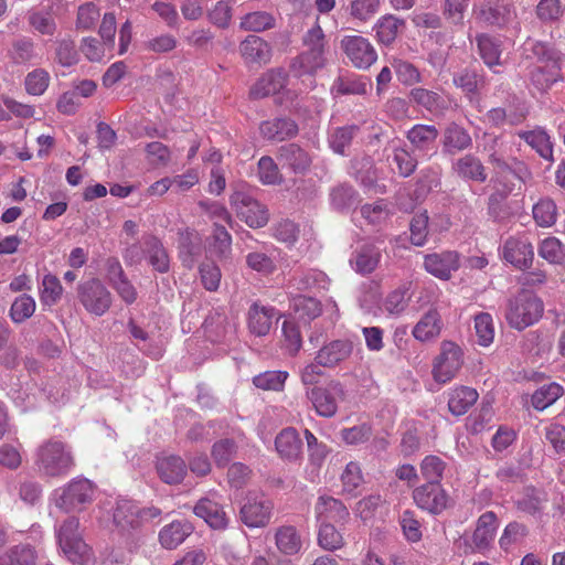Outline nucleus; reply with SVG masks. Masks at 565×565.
Instances as JSON below:
<instances>
[{"label":"nucleus","instance_id":"8fccbe9b","mask_svg":"<svg viewBox=\"0 0 565 565\" xmlns=\"http://www.w3.org/2000/svg\"><path fill=\"white\" fill-rule=\"evenodd\" d=\"M477 45L479 54L483 62L492 68L500 65L501 50L499 43L488 34H480L477 36Z\"/></svg>","mask_w":565,"mask_h":565},{"label":"nucleus","instance_id":"f257e3e1","mask_svg":"<svg viewBox=\"0 0 565 565\" xmlns=\"http://www.w3.org/2000/svg\"><path fill=\"white\" fill-rule=\"evenodd\" d=\"M34 466L43 477L65 478L76 467V460L70 445L60 439L50 438L36 448Z\"/></svg>","mask_w":565,"mask_h":565},{"label":"nucleus","instance_id":"6ab92c4d","mask_svg":"<svg viewBox=\"0 0 565 565\" xmlns=\"http://www.w3.org/2000/svg\"><path fill=\"white\" fill-rule=\"evenodd\" d=\"M315 514L319 523H345L350 516L343 502L329 495L317 499Z\"/></svg>","mask_w":565,"mask_h":565},{"label":"nucleus","instance_id":"9d476101","mask_svg":"<svg viewBox=\"0 0 565 565\" xmlns=\"http://www.w3.org/2000/svg\"><path fill=\"white\" fill-rule=\"evenodd\" d=\"M412 498L423 511L437 515L448 507L449 495L439 482H425L413 490Z\"/></svg>","mask_w":565,"mask_h":565},{"label":"nucleus","instance_id":"f03ea898","mask_svg":"<svg viewBox=\"0 0 565 565\" xmlns=\"http://www.w3.org/2000/svg\"><path fill=\"white\" fill-rule=\"evenodd\" d=\"M532 52L536 62L529 67V81L540 93L563 81L561 53L551 45L537 42Z\"/></svg>","mask_w":565,"mask_h":565},{"label":"nucleus","instance_id":"4be33fe9","mask_svg":"<svg viewBox=\"0 0 565 565\" xmlns=\"http://www.w3.org/2000/svg\"><path fill=\"white\" fill-rule=\"evenodd\" d=\"M178 254L184 267L192 269L202 252V239L194 230L185 228L178 232Z\"/></svg>","mask_w":565,"mask_h":565},{"label":"nucleus","instance_id":"bf43d9fd","mask_svg":"<svg viewBox=\"0 0 565 565\" xmlns=\"http://www.w3.org/2000/svg\"><path fill=\"white\" fill-rule=\"evenodd\" d=\"M62 291L63 288L58 278L51 274L45 275L40 290L41 302L45 306L55 305L60 300Z\"/></svg>","mask_w":565,"mask_h":565},{"label":"nucleus","instance_id":"f704fd0d","mask_svg":"<svg viewBox=\"0 0 565 565\" xmlns=\"http://www.w3.org/2000/svg\"><path fill=\"white\" fill-rule=\"evenodd\" d=\"M439 131L434 125L417 124L414 125L406 134L407 140L413 148L418 151L430 150L437 138Z\"/></svg>","mask_w":565,"mask_h":565},{"label":"nucleus","instance_id":"338daca9","mask_svg":"<svg viewBox=\"0 0 565 565\" xmlns=\"http://www.w3.org/2000/svg\"><path fill=\"white\" fill-rule=\"evenodd\" d=\"M342 489L345 493H354V491L363 483V473L361 466L355 461L347 463L341 473Z\"/></svg>","mask_w":565,"mask_h":565},{"label":"nucleus","instance_id":"7c9ffc66","mask_svg":"<svg viewBox=\"0 0 565 565\" xmlns=\"http://www.w3.org/2000/svg\"><path fill=\"white\" fill-rule=\"evenodd\" d=\"M276 450L286 460H296L300 457L302 441L295 428L282 429L275 439Z\"/></svg>","mask_w":565,"mask_h":565},{"label":"nucleus","instance_id":"39448f33","mask_svg":"<svg viewBox=\"0 0 565 565\" xmlns=\"http://www.w3.org/2000/svg\"><path fill=\"white\" fill-rule=\"evenodd\" d=\"M463 365V351L456 342L444 340L431 366V376L438 384L452 381Z\"/></svg>","mask_w":565,"mask_h":565},{"label":"nucleus","instance_id":"0e129e2a","mask_svg":"<svg viewBox=\"0 0 565 565\" xmlns=\"http://www.w3.org/2000/svg\"><path fill=\"white\" fill-rule=\"evenodd\" d=\"M281 331L284 348L290 355H296L302 345V338L298 326L294 321L285 320Z\"/></svg>","mask_w":565,"mask_h":565},{"label":"nucleus","instance_id":"4468645a","mask_svg":"<svg viewBox=\"0 0 565 565\" xmlns=\"http://www.w3.org/2000/svg\"><path fill=\"white\" fill-rule=\"evenodd\" d=\"M501 254L505 262L520 270L530 268L534 259L533 245L525 235L508 237L501 247Z\"/></svg>","mask_w":565,"mask_h":565},{"label":"nucleus","instance_id":"864d4df0","mask_svg":"<svg viewBox=\"0 0 565 565\" xmlns=\"http://www.w3.org/2000/svg\"><path fill=\"white\" fill-rule=\"evenodd\" d=\"M257 177L265 185H276L282 182V175L277 163L269 156H264L257 163Z\"/></svg>","mask_w":565,"mask_h":565},{"label":"nucleus","instance_id":"de8ad7c7","mask_svg":"<svg viewBox=\"0 0 565 565\" xmlns=\"http://www.w3.org/2000/svg\"><path fill=\"white\" fill-rule=\"evenodd\" d=\"M527 527L519 522H510L503 530L499 545L504 552L512 551L513 547L520 545L527 536Z\"/></svg>","mask_w":565,"mask_h":565},{"label":"nucleus","instance_id":"e433bc0d","mask_svg":"<svg viewBox=\"0 0 565 565\" xmlns=\"http://www.w3.org/2000/svg\"><path fill=\"white\" fill-rule=\"evenodd\" d=\"M405 28V21L393 14L381 17L374 24L376 39L383 45H391Z\"/></svg>","mask_w":565,"mask_h":565},{"label":"nucleus","instance_id":"37998d69","mask_svg":"<svg viewBox=\"0 0 565 565\" xmlns=\"http://www.w3.org/2000/svg\"><path fill=\"white\" fill-rule=\"evenodd\" d=\"M532 215L537 226L552 227L557 221V206L552 199H541L533 205Z\"/></svg>","mask_w":565,"mask_h":565},{"label":"nucleus","instance_id":"6e6d98bb","mask_svg":"<svg viewBox=\"0 0 565 565\" xmlns=\"http://www.w3.org/2000/svg\"><path fill=\"white\" fill-rule=\"evenodd\" d=\"M9 56L14 64H25L36 57L35 44L31 39L22 38L12 43Z\"/></svg>","mask_w":565,"mask_h":565},{"label":"nucleus","instance_id":"f8f14e48","mask_svg":"<svg viewBox=\"0 0 565 565\" xmlns=\"http://www.w3.org/2000/svg\"><path fill=\"white\" fill-rule=\"evenodd\" d=\"M498 527L499 519L493 511L482 513L478 518L476 529L471 535V552L487 555L493 546Z\"/></svg>","mask_w":565,"mask_h":565},{"label":"nucleus","instance_id":"aec40b11","mask_svg":"<svg viewBox=\"0 0 565 565\" xmlns=\"http://www.w3.org/2000/svg\"><path fill=\"white\" fill-rule=\"evenodd\" d=\"M299 132L297 122L289 117H276L264 120L259 125L260 136L269 141H284L296 137Z\"/></svg>","mask_w":565,"mask_h":565},{"label":"nucleus","instance_id":"a211bd4d","mask_svg":"<svg viewBox=\"0 0 565 565\" xmlns=\"http://www.w3.org/2000/svg\"><path fill=\"white\" fill-rule=\"evenodd\" d=\"M353 352V343L349 340H333L317 352L315 361L323 367L333 369L348 360Z\"/></svg>","mask_w":565,"mask_h":565},{"label":"nucleus","instance_id":"4d7b16f0","mask_svg":"<svg viewBox=\"0 0 565 565\" xmlns=\"http://www.w3.org/2000/svg\"><path fill=\"white\" fill-rule=\"evenodd\" d=\"M319 545L327 551H335L344 545V539L332 523H319Z\"/></svg>","mask_w":565,"mask_h":565},{"label":"nucleus","instance_id":"393cba45","mask_svg":"<svg viewBox=\"0 0 565 565\" xmlns=\"http://www.w3.org/2000/svg\"><path fill=\"white\" fill-rule=\"evenodd\" d=\"M477 390L466 385H456L447 391L448 411L454 416H462L477 403Z\"/></svg>","mask_w":565,"mask_h":565},{"label":"nucleus","instance_id":"09e8293b","mask_svg":"<svg viewBox=\"0 0 565 565\" xmlns=\"http://www.w3.org/2000/svg\"><path fill=\"white\" fill-rule=\"evenodd\" d=\"M447 463L436 455H427L419 463L420 475L426 482H439L444 478Z\"/></svg>","mask_w":565,"mask_h":565},{"label":"nucleus","instance_id":"774afa93","mask_svg":"<svg viewBox=\"0 0 565 565\" xmlns=\"http://www.w3.org/2000/svg\"><path fill=\"white\" fill-rule=\"evenodd\" d=\"M3 556L9 558L10 565H35L36 552L28 544H20L11 547Z\"/></svg>","mask_w":565,"mask_h":565},{"label":"nucleus","instance_id":"bb28decb","mask_svg":"<svg viewBox=\"0 0 565 565\" xmlns=\"http://www.w3.org/2000/svg\"><path fill=\"white\" fill-rule=\"evenodd\" d=\"M452 169L459 178L467 181L483 183L488 179L484 164L472 153H467L458 158L454 162Z\"/></svg>","mask_w":565,"mask_h":565},{"label":"nucleus","instance_id":"603ef678","mask_svg":"<svg viewBox=\"0 0 565 565\" xmlns=\"http://www.w3.org/2000/svg\"><path fill=\"white\" fill-rule=\"evenodd\" d=\"M245 31L263 32L275 26V18L265 11H255L245 14L239 22Z\"/></svg>","mask_w":565,"mask_h":565},{"label":"nucleus","instance_id":"0eeeda50","mask_svg":"<svg viewBox=\"0 0 565 565\" xmlns=\"http://www.w3.org/2000/svg\"><path fill=\"white\" fill-rule=\"evenodd\" d=\"M95 493L94 484L85 478H74L56 498V505L66 511H82L93 501Z\"/></svg>","mask_w":565,"mask_h":565},{"label":"nucleus","instance_id":"5701e85b","mask_svg":"<svg viewBox=\"0 0 565 565\" xmlns=\"http://www.w3.org/2000/svg\"><path fill=\"white\" fill-rule=\"evenodd\" d=\"M425 269L435 277L448 280L451 273L459 268V256L456 252L435 253L425 256Z\"/></svg>","mask_w":565,"mask_h":565},{"label":"nucleus","instance_id":"dca6fc26","mask_svg":"<svg viewBox=\"0 0 565 565\" xmlns=\"http://www.w3.org/2000/svg\"><path fill=\"white\" fill-rule=\"evenodd\" d=\"M239 53L247 66H262L270 62L271 45L258 35H248L239 43Z\"/></svg>","mask_w":565,"mask_h":565},{"label":"nucleus","instance_id":"c9c22d12","mask_svg":"<svg viewBox=\"0 0 565 565\" xmlns=\"http://www.w3.org/2000/svg\"><path fill=\"white\" fill-rule=\"evenodd\" d=\"M192 533V525L188 522L173 521L159 532V542L162 547L173 550L178 547Z\"/></svg>","mask_w":565,"mask_h":565},{"label":"nucleus","instance_id":"1a4fd4ad","mask_svg":"<svg viewBox=\"0 0 565 565\" xmlns=\"http://www.w3.org/2000/svg\"><path fill=\"white\" fill-rule=\"evenodd\" d=\"M231 205L237 217L252 228L264 227L269 221L268 210L248 193L236 191L231 195Z\"/></svg>","mask_w":565,"mask_h":565},{"label":"nucleus","instance_id":"72a5a7b5","mask_svg":"<svg viewBox=\"0 0 565 565\" xmlns=\"http://www.w3.org/2000/svg\"><path fill=\"white\" fill-rule=\"evenodd\" d=\"M145 247L149 265L158 273H168L170 269V257L162 242L151 235L145 238Z\"/></svg>","mask_w":565,"mask_h":565},{"label":"nucleus","instance_id":"052dcab7","mask_svg":"<svg viewBox=\"0 0 565 565\" xmlns=\"http://www.w3.org/2000/svg\"><path fill=\"white\" fill-rule=\"evenodd\" d=\"M475 330L478 343L482 347L490 345L494 339V326L491 315L487 312L478 313L475 317Z\"/></svg>","mask_w":565,"mask_h":565},{"label":"nucleus","instance_id":"3c124183","mask_svg":"<svg viewBox=\"0 0 565 565\" xmlns=\"http://www.w3.org/2000/svg\"><path fill=\"white\" fill-rule=\"evenodd\" d=\"M409 286L404 284L392 290L385 298L383 307L390 316H399L408 306Z\"/></svg>","mask_w":565,"mask_h":565},{"label":"nucleus","instance_id":"412c9836","mask_svg":"<svg viewBox=\"0 0 565 565\" xmlns=\"http://www.w3.org/2000/svg\"><path fill=\"white\" fill-rule=\"evenodd\" d=\"M288 75L281 68H271L265 72L250 87L249 96L260 99L279 93L287 84Z\"/></svg>","mask_w":565,"mask_h":565},{"label":"nucleus","instance_id":"69168bd1","mask_svg":"<svg viewBox=\"0 0 565 565\" xmlns=\"http://www.w3.org/2000/svg\"><path fill=\"white\" fill-rule=\"evenodd\" d=\"M56 61L62 66H73L78 62V52L76 44L71 38H65L56 42Z\"/></svg>","mask_w":565,"mask_h":565},{"label":"nucleus","instance_id":"a19ab883","mask_svg":"<svg viewBox=\"0 0 565 565\" xmlns=\"http://www.w3.org/2000/svg\"><path fill=\"white\" fill-rule=\"evenodd\" d=\"M114 523L121 532L140 527L138 507L127 500L118 502L114 511Z\"/></svg>","mask_w":565,"mask_h":565},{"label":"nucleus","instance_id":"4c0bfd02","mask_svg":"<svg viewBox=\"0 0 565 565\" xmlns=\"http://www.w3.org/2000/svg\"><path fill=\"white\" fill-rule=\"evenodd\" d=\"M275 543L285 555H296L302 547V540L294 525H281L276 530Z\"/></svg>","mask_w":565,"mask_h":565},{"label":"nucleus","instance_id":"473e14b6","mask_svg":"<svg viewBox=\"0 0 565 565\" xmlns=\"http://www.w3.org/2000/svg\"><path fill=\"white\" fill-rule=\"evenodd\" d=\"M516 135L540 157L545 160H553V145L548 134L542 127H535L533 130H520Z\"/></svg>","mask_w":565,"mask_h":565},{"label":"nucleus","instance_id":"2eb2a0df","mask_svg":"<svg viewBox=\"0 0 565 565\" xmlns=\"http://www.w3.org/2000/svg\"><path fill=\"white\" fill-rule=\"evenodd\" d=\"M274 504L264 494L248 495L241 508V520L248 527H264L270 522Z\"/></svg>","mask_w":565,"mask_h":565},{"label":"nucleus","instance_id":"680f3d73","mask_svg":"<svg viewBox=\"0 0 565 565\" xmlns=\"http://www.w3.org/2000/svg\"><path fill=\"white\" fill-rule=\"evenodd\" d=\"M535 13L543 23H552L563 17L564 7L561 0H540Z\"/></svg>","mask_w":565,"mask_h":565},{"label":"nucleus","instance_id":"ddd939ff","mask_svg":"<svg viewBox=\"0 0 565 565\" xmlns=\"http://www.w3.org/2000/svg\"><path fill=\"white\" fill-rule=\"evenodd\" d=\"M409 96L417 106L437 117L445 116L448 110L458 106L457 100L448 93H438L424 87L413 88Z\"/></svg>","mask_w":565,"mask_h":565},{"label":"nucleus","instance_id":"ea45409f","mask_svg":"<svg viewBox=\"0 0 565 565\" xmlns=\"http://www.w3.org/2000/svg\"><path fill=\"white\" fill-rule=\"evenodd\" d=\"M324 53L306 50L291 63V70L297 76L313 75L324 66Z\"/></svg>","mask_w":565,"mask_h":565},{"label":"nucleus","instance_id":"7ed1b4c3","mask_svg":"<svg viewBox=\"0 0 565 565\" xmlns=\"http://www.w3.org/2000/svg\"><path fill=\"white\" fill-rule=\"evenodd\" d=\"M78 527L79 521L76 518L66 519L58 530V545L74 565H96L94 552L83 541Z\"/></svg>","mask_w":565,"mask_h":565},{"label":"nucleus","instance_id":"58836bf2","mask_svg":"<svg viewBox=\"0 0 565 565\" xmlns=\"http://www.w3.org/2000/svg\"><path fill=\"white\" fill-rule=\"evenodd\" d=\"M488 160L499 171L511 172L521 183H526L532 179L531 170L521 160L513 158L512 162L509 163L498 151L492 152Z\"/></svg>","mask_w":565,"mask_h":565},{"label":"nucleus","instance_id":"c03bdc74","mask_svg":"<svg viewBox=\"0 0 565 565\" xmlns=\"http://www.w3.org/2000/svg\"><path fill=\"white\" fill-rule=\"evenodd\" d=\"M381 0H351L348 13L352 20L366 23L380 11Z\"/></svg>","mask_w":565,"mask_h":565},{"label":"nucleus","instance_id":"f3484780","mask_svg":"<svg viewBox=\"0 0 565 565\" xmlns=\"http://www.w3.org/2000/svg\"><path fill=\"white\" fill-rule=\"evenodd\" d=\"M214 492L210 497L202 498L193 508L196 516L203 519L212 529L223 530L227 526V516L223 505L216 500Z\"/></svg>","mask_w":565,"mask_h":565},{"label":"nucleus","instance_id":"423d86ee","mask_svg":"<svg viewBox=\"0 0 565 565\" xmlns=\"http://www.w3.org/2000/svg\"><path fill=\"white\" fill-rule=\"evenodd\" d=\"M316 413L326 418L333 417L338 412L339 402L347 397L344 386L339 381H330L324 386H313L306 390Z\"/></svg>","mask_w":565,"mask_h":565},{"label":"nucleus","instance_id":"79ce46f5","mask_svg":"<svg viewBox=\"0 0 565 565\" xmlns=\"http://www.w3.org/2000/svg\"><path fill=\"white\" fill-rule=\"evenodd\" d=\"M563 394L564 388L562 385L554 382L548 383L533 393L531 403L536 411H544L553 405Z\"/></svg>","mask_w":565,"mask_h":565},{"label":"nucleus","instance_id":"2f4dec72","mask_svg":"<svg viewBox=\"0 0 565 565\" xmlns=\"http://www.w3.org/2000/svg\"><path fill=\"white\" fill-rule=\"evenodd\" d=\"M278 159L288 166L295 173H303L311 164V157L296 143L282 146L279 149Z\"/></svg>","mask_w":565,"mask_h":565},{"label":"nucleus","instance_id":"6e6552de","mask_svg":"<svg viewBox=\"0 0 565 565\" xmlns=\"http://www.w3.org/2000/svg\"><path fill=\"white\" fill-rule=\"evenodd\" d=\"M78 299L83 307L92 315H105L113 303V296L105 285L97 278H92L78 286Z\"/></svg>","mask_w":565,"mask_h":565},{"label":"nucleus","instance_id":"a878e982","mask_svg":"<svg viewBox=\"0 0 565 565\" xmlns=\"http://www.w3.org/2000/svg\"><path fill=\"white\" fill-rule=\"evenodd\" d=\"M444 323L437 309H429L417 321L412 330V335L422 343L435 341L439 338Z\"/></svg>","mask_w":565,"mask_h":565},{"label":"nucleus","instance_id":"e2e57ef3","mask_svg":"<svg viewBox=\"0 0 565 565\" xmlns=\"http://www.w3.org/2000/svg\"><path fill=\"white\" fill-rule=\"evenodd\" d=\"M200 279L207 291H216L221 284L222 273L220 267L211 260H205L199 266Z\"/></svg>","mask_w":565,"mask_h":565},{"label":"nucleus","instance_id":"b1692460","mask_svg":"<svg viewBox=\"0 0 565 565\" xmlns=\"http://www.w3.org/2000/svg\"><path fill=\"white\" fill-rule=\"evenodd\" d=\"M381 249L373 243L359 246L351 255L350 265L360 275H370L381 262Z\"/></svg>","mask_w":565,"mask_h":565},{"label":"nucleus","instance_id":"49530a36","mask_svg":"<svg viewBox=\"0 0 565 565\" xmlns=\"http://www.w3.org/2000/svg\"><path fill=\"white\" fill-rule=\"evenodd\" d=\"M508 8L499 0H488L475 11L476 18L488 24H500L504 21Z\"/></svg>","mask_w":565,"mask_h":565},{"label":"nucleus","instance_id":"5fc2aeb1","mask_svg":"<svg viewBox=\"0 0 565 565\" xmlns=\"http://www.w3.org/2000/svg\"><path fill=\"white\" fill-rule=\"evenodd\" d=\"M35 306V300L31 296L21 295L11 305L10 318L14 323H22L33 316Z\"/></svg>","mask_w":565,"mask_h":565},{"label":"nucleus","instance_id":"9b49d317","mask_svg":"<svg viewBox=\"0 0 565 565\" xmlns=\"http://www.w3.org/2000/svg\"><path fill=\"white\" fill-rule=\"evenodd\" d=\"M341 49L351 64L367 70L377 60V53L369 39L361 35H345L340 42Z\"/></svg>","mask_w":565,"mask_h":565},{"label":"nucleus","instance_id":"13d9d810","mask_svg":"<svg viewBox=\"0 0 565 565\" xmlns=\"http://www.w3.org/2000/svg\"><path fill=\"white\" fill-rule=\"evenodd\" d=\"M288 377L286 371H266L256 375L253 383L256 387L266 391H281Z\"/></svg>","mask_w":565,"mask_h":565},{"label":"nucleus","instance_id":"cd10ccee","mask_svg":"<svg viewBox=\"0 0 565 565\" xmlns=\"http://www.w3.org/2000/svg\"><path fill=\"white\" fill-rule=\"evenodd\" d=\"M275 319L277 320V312L274 307L260 306L255 302L248 310L249 331L257 337L266 335Z\"/></svg>","mask_w":565,"mask_h":565},{"label":"nucleus","instance_id":"20e7f679","mask_svg":"<svg viewBox=\"0 0 565 565\" xmlns=\"http://www.w3.org/2000/svg\"><path fill=\"white\" fill-rule=\"evenodd\" d=\"M544 306L535 295L522 290L510 299L505 318L508 323L518 330H523L537 322L543 315Z\"/></svg>","mask_w":565,"mask_h":565},{"label":"nucleus","instance_id":"a18cd8bd","mask_svg":"<svg viewBox=\"0 0 565 565\" xmlns=\"http://www.w3.org/2000/svg\"><path fill=\"white\" fill-rule=\"evenodd\" d=\"M539 255L554 265H562L565 263V246L555 236L544 238L537 248Z\"/></svg>","mask_w":565,"mask_h":565},{"label":"nucleus","instance_id":"c756f323","mask_svg":"<svg viewBox=\"0 0 565 565\" xmlns=\"http://www.w3.org/2000/svg\"><path fill=\"white\" fill-rule=\"evenodd\" d=\"M157 471L160 479L168 484L180 483L186 475V465L181 457L166 456L158 458Z\"/></svg>","mask_w":565,"mask_h":565},{"label":"nucleus","instance_id":"c85d7f7f","mask_svg":"<svg viewBox=\"0 0 565 565\" xmlns=\"http://www.w3.org/2000/svg\"><path fill=\"white\" fill-rule=\"evenodd\" d=\"M443 146L446 152L454 154L471 148L472 138L466 128L450 122L444 130Z\"/></svg>","mask_w":565,"mask_h":565}]
</instances>
